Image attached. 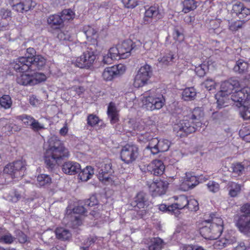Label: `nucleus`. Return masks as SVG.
I'll return each mask as SVG.
<instances>
[{"label":"nucleus","instance_id":"nucleus-14","mask_svg":"<svg viewBox=\"0 0 250 250\" xmlns=\"http://www.w3.org/2000/svg\"><path fill=\"white\" fill-rule=\"evenodd\" d=\"M28 56L20 57L10 63V67L18 72H24L30 69L31 62Z\"/></svg>","mask_w":250,"mask_h":250},{"label":"nucleus","instance_id":"nucleus-54","mask_svg":"<svg viewBox=\"0 0 250 250\" xmlns=\"http://www.w3.org/2000/svg\"><path fill=\"white\" fill-rule=\"evenodd\" d=\"M74 15L73 12L71 9H64L62 12L61 17L63 21H64L72 19Z\"/></svg>","mask_w":250,"mask_h":250},{"label":"nucleus","instance_id":"nucleus-44","mask_svg":"<svg viewBox=\"0 0 250 250\" xmlns=\"http://www.w3.org/2000/svg\"><path fill=\"white\" fill-rule=\"evenodd\" d=\"M239 135L243 140L250 142V125L242 127L239 131Z\"/></svg>","mask_w":250,"mask_h":250},{"label":"nucleus","instance_id":"nucleus-5","mask_svg":"<svg viewBox=\"0 0 250 250\" xmlns=\"http://www.w3.org/2000/svg\"><path fill=\"white\" fill-rule=\"evenodd\" d=\"M237 85L238 82L234 81H225L221 83V90L215 96L219 108L228 106L230 101L229 95L232 94V91Z\"/></svg>","mask_w":250,"mask_h":250},{"label":"nucleus","instance_id":"nucleus-31","mask_svg":"<svg viewBox=\"0 0 250 250\" xmlns=\"http://www.w3.org/2000/svg\"><path fill=\"white\" fill-rule=\"evenodd\" d=\"M32 74H22L17 78V82L23 85H33Z\"/></svg>","mask_w":250,"mask_h":250},{"label":"nucleus","instance_id":"nucleus-11","mask_svg":"<svg viewBox=\"0 0 250 250\" xmlns=\"http://www.w3.org/2000/svg\"><path fill=\"white\" fill-rule=\"evenodd\" d=\"M250 99V88L245 87L241 89L235 91L230 96V100L236 102L241 106L249 103Z\"/></svg>","mask_w":250,"mask_h":250},{"label":"nucleus","instance_id":"nucleus-24","mask_svg":"<svg viewBox=\"0 0 250 250\" xmlns=\"http://www.w3.org/2000/svg\"><path fill=\"white\" fill-rule=\"evenodd\" d=\"M56 237L62 241H69L72 237L70 230L64 228H57L55 230Z\"/></svg>","mask_w":250,"mask_h":250},{"label":"nucleus","instance_id":"nucleus-1","mask_svg":"<svg viewBox=\"0 0 250 250\" xmlns=\"http://www.w3.org/2000/svg\"><path fill=\"white\" fill-rule=\"evenodd\" d=\"M204 116L202 108L195 107L185 116L183 120L174 125L173 131L177 136L182 137L200 130L202 125L201 119Z\"/></svg>","mask_w":250,"mask_h":250},{"label":"nucleus","instance_id":"nucleus-62","mask_svg":"<svg viewBox=\"0 0 250 250\" xmlns=\"http://www.w3.org/2000/svg\"><path fill=\"white\" fill-rule=\"evenodd\" d=\"M122 2L125 7L127 8H134L139 4L136 0H122Z\"/></svg>","mask_w":250,"mask_h":250},{"label":"nucleus","instance_id":"nucleus-15","mask_svg":"<svg viewBox=\"0 0 250 250\" xmlns=\"http://www.w3.org/2000/svg\"><path fill=\"white\" fill-rule=\"evenodd\" d=\"M165 167L162 161L155 160L149 164L146 169L150 172L151 174L155 176H160L164 172Z\"/></svg>","mask_w":250,"mask_h":250},{"label":"nucleus","instance_id":"nucleus-10","mask_svg":"<svg viewBox=\"0 0 250 250\" xmlns=\"http://www.w3.org/2000/svg\"><path fill=\"white\" fill-rule=\"evenodd\" d=\"M98 178L103 183L108 182L110 179V176L114 173L110 161L105 160L101 163L98 168Z\"/></svg>","mask_w":250,"mask_h":250},{"label":"nucleus","instance_id":"nucleus-2","mask_svg":"<svg viewBox=\"0 0 250 250\" xmlns=\"http://www.w3.org/2000/svg\"><path fill=\"white\" fill-rule=\"evenodd\" d=\"M44 153L45 163L48 170H52L59 162L69 155V152L57 137H51L47 142Z\"/></svg>","mask_w":250,"mask_h":250},{"label":"nucleus","instance_id":"nucleus-17","mask_svg":"<svg viewBox=\"0 0 250 250\" xmlns=\"http://www.w3.org/2000/svg\"><path fill=\"white\" fill-rule=\"evenodd\" d=\"M161 18L162 15L160 13L158 7L152 6L146 10L144 20L146 24L151 22L152 19L158 20Z\"/></svg>","mask_w":250,"mask_h":250},{"label":"nucleus","instance_id":"nucleus-20","mask_svg":"<svg viewBox=\"0 0 250 250\" xmlns=\"http://www.w3.org/2000/svg\"><path fill=\"white\" fill-rule=\"evenodd\" d=\"M236 241V239L234 236L228 233L220 240L217 241L214 244V247L217 249H221L229 245L233 244Z\"/></svg>","mask_w":250,"mask_h":250},{"label":"nucleus","instance_id":"nucleus-35","mask_svg":"<svg viewBox=\"0 0 250 250\" xmlns=\"http://www.w3.org/2000/svg\"><path fill=\"white\" fill-rule=\"evenodd\" d=\"M83 32L88 40H93L94 42H97L96 40L97 37V31L94 28L90 26H85Z\"/></svg>","mask_w":250,"mask_h":250},{"label":"nucleus","instance_id":"nucleus-63","mask_svg":"<svg viewBox=\"0 0 250 250\" xmlns=\"http://www.w3.org/2000/svg\"><path fill=\"white\" fill-rule=\"evenodd\" d=\"M250 15V8L246 7L243 5V8L240 10V14L238 13L237 16L239 19H243Z\"/></svg>","mask_w":250,"mask_h":250},{"label":"nucleus","instance_id":"nucleus-22","mask_svg":"<svg viewBox=\"0 0 250 250\" xmlns=\"http://www.w3.org/2000/svg\"><path fill=\"white\" fill-rule=\"evenodd\" d=\"M16 241L13 236L6 229L0 227V242L6 244H11Z\"/></svg>","mask_w":250,"mask_h":250},{"label":"nucleus","instance_id":"nucleus-59","mask_svg":"<svg viewBox=\"0 0 250 250\" xmlns=\"http://www.w3.org/2000/svg\"><path fill=\"white\" fill-rule=\"evenodd\" d=\"M173 38L175 41L181 42L184 40V35L177 27H174Z\"/></svg>","mask_w":250,"mask_h":250},{"label":"nucleus","instance_id":"nucleus-41","mask_svg":"<svg viewBox=\"0 0 250 250\" xmlns=\"http://www.w3.org/2000/svg\"><path fill=\"white\" fill-rule=\"evenodd\" d=\"M185 183L189 188H192L198 185V182L195 176H192L190 174H186L185 177Z\"/></svg>","mask_w":250,"mask_h":250},{"label":"nucleus","instance_id":"nucleus-40","mask_svg":"<svg viewBox=\"0 0 250 250\" xmlns=\"http://www.w3.org/2000/svg\"><path fill=\"white\" fill-rule=\"evenodd\" d=\"M187 204H188L187 197L185 196H181L179 198L177 203L171 206V208L182 209L187 208Z\"/></svg>","mask_w":250,"mask_h":250},{"label":"nucleus","instance_id":"nucleus-7","mask_svg":"<svg viewBox=\"0 0 250 250\" xmlns=\"http://www.w3.org/2000/svg\"><path fill=\"white\" fill-rule=\"evenodd\" d=\"M152 75L151 66L145 64L140 67L134 79V86L135 87H142L147 84Z\"/></svg>","mask_w":250,"mask_h":250},{"label":"nucleus","instance_id":"nucleus-36","mask_svg":"<svg viewBox=\"0 0 250 250\" xmlns=\"http://www.w3.org/2000/svg\"><path fill=\"white\" fill-rule=\"evenodd\" d=\"M14 232L15 235V238H16V240H18L20 244H23L30 242V239L21 230H16Z\"/></svg>","mask_w":250,"mask_h":250},{"label":"nucleus","instance_id":"nucleus-46","mask_svg":"<svg viewBox=\"0 0 250 250\" xmlns=\"http://www.w3.org/2000/svg\"><path fill=\"white\" fill-rule=\"evenodd\" d=\"M208 70V66L206 63H202L195 67V72L200 77L205 76Z\"/></svg>","mask_w":250,"mask_h":250},{"label":"nucleus","instance_id":"nucleus-27","mask_svg":"<svg viewBox=\"0 0 250 250\" xmlns=\"http://www.w3.org/2000/svg\"><path fill=\"white\" fill-rule=\"evenodd\" d=\"M165 245L164 241L159 237H153L150 239L148 245L149 250H161Z\"/></svg>","mask_w":250,"mask_h":250},{"label":"nucleus","instance_id":"nucleus-23","mask_svg":"<svg viewBox=\"0 0 250 250\" xmlns=\"http://www.w3.org/2000/svg\"><path fill=\"white\" fill-rule=\"evenodd\" d=\"M107 114L112 124L116 123L119 121L118 111L115 104L110 103L107 108Z\"/></svg>","mask_w":250,"mask_h":250},{"label":"nucleus","instance_id":"nucleus-6","mask_svg":"<svg viewBox=\"0 0 250 250\" xmlns=\"http://www.w3.org/2000/svg\"><path fill=\"white\" fill-rule=\"evenodd\" d=\"M165 99L162 94L146 96L143 100V107L147 110L153 111L161 109L165 104Z\"/></svg>","mask_w":250,"mask_h":250},{"label":"nucleus","instance_id":"nucleus-49","mask_svg":"<svg viewBox=\"0 0 250 250\" xmlns=\"http://www.w3.org/2000/svg\"><path fill=\"white\" fill-rule=\"evenodd\" d=\"M174 59V55L172 53H169L166 54L161 58H159L158 61L160 63L163 64L167 65L170 62H172Z\"/></svg>","mask_w":250,"mask_h":250},{"label":"nucleus","instance_id":"nucleus-26","mask_svg":"<svg viewBox=\"0 0 250 250\" xmlns=\"http://www.w3.org/2000/svg\"><path fill=\"white\" fill-rule=\"evenodd\" d=\"M14 167V178H21L24 175L26 170L25 164L21 161H17L13 163Z\"/></svg>","mask_w":250,"mask_h":250},{"label":"nucleus","instance_id":"nucleus-3","mask_svg":"<svg viewBox=\"0 0 250 250\" xmlns=\"http://www.w3.org/2000/svg\"><path fill=\"white\" fill-rule=\"evenodd\" d=\"M210 219L205 217V222H211L209 226H206L200 229V233L206 239L215 240L217 239L223 230V221L220 217H215L214 214H210Z\"/></svg>","mask_w":250,"mask_h":250},{"label":"nucleus","instance_id":"nucleus-50","mask_svg":"<svg viewBox=\"0 0 250 250\" xmlns=\"http://www.w3.org/2000/svg\"><path fill=\"white\" fill-rule=\"evenodd\" d=\"M242 109L241 114L242 117L245 120H250V108L248 103L241 105Z\"/></svg>","mask_w":250,"mask_h":250},{"label":"nucleus","instance_id":"nucleus-47","mask_svg":"<svg viewBox=\"0 0 250 250\" xmlns=\"http://www.w3.org/2000/svg\"><path fill=\"white\" fill-rule=\"evenodd\" d=\"M0 105L5 109L9 108L12 105L11 97L7 95H4L0 99Z\"/></svg>","mask_w":250,"mask_h":250},{"label":"nucleus","instance_id":"nucleus-9","mask_svg":"<svg viewBox=\"0 0 250 250\" xmlns=\"http://www.w3.org/2000/svg\"><path fill=\"white\" fill-rule=\"evenodd\" d=\"M90 51H86L78 57L75 62V65L81 68H89L93 64L96 56L92 47H88Z\"/></svg>","mask_w":250,"mask_h":250},{"label":"nucleus","instance_id":"nucleus-42","mask_svg":"<svg viewBox=\"0 0 250 250\" xmlns=\"http://www.w3.org/2000/svg\"><path fill=\"white\" fill-rule=\"evenodd\" d=\"M244 22L242 21H231L229 22V29L232 32H236L242 29Z\"/></svg>","mask_w":250,"mask_h":250},{"label":"nucleus","instance_id":"nucleus-61","mask_svg":"<svg viewBox=\"0 0 250 250\" xmlns=\"http://www.w3.org/2000/svg\"><path fill=\"white\" fill-rule=\"evenodd\" d=\"M30 128L35 132L39 131L41 129H43L45 128L43 124H41L38 122V121L35 120V119L32 122L31 125L30 126Z\"/></svg>","mask_w":250,"mask_h":250},{"label":"nucleus","instance_id":"nucleus-12","mask_svg":"<svg viewBox=\"0 0 250 250\" xmlns=\"http://www.w3.org/2000/svg\"><path fill=\"white\" fill-rule=\"evenodd\" d=\"M11 2L13 9L22 14L32 10L36 5L33 0H12Z\"/></svg>","mask_w":250,"mask_h":250},{"label":"nucleus","instance_id":"nucleus-25","mask_svg":"<svg viewBox=\"0 0 250 250\" xmlns=\"http://www.w3.org/2000/svg\"><path fill=\"white\" fill-rule=\"evenodd\" d=\"M227 188L229 191V195L231 197H235L240 193L241 185L233 182H229Z\"/></svg>","mask_w":250,"mask_h":250},{"label":"nucleus","instance_id":"nucleus-56","mask_svg":"<svg viewBox=\"0 0 250 250\" xmlns=\"http://www.w3.org/2000/svg\"><path fill=\"white\" fill-rule=\"evenodd\" d=\"M20 119L25 125L30 127L34 118L31 116L23 114L20 116Z\"/></svg>","mask_w":250,"mask_h":250},{"label":"nucleus","instance_id":"nucleus-32","mask_svg":"<svg viewBox=\"0 0 250 250\" xmlns=\"http://www.w3.org/2000/svg\"><path fill=\"white\" fill-rule=\"evenodd\" d=\"M196 96L195 89L192 87L186 88L182 92V99L184 101L193 100Z\"/></svg>","mask_w":250,"mask_h":250},{"label":"nucleus","instance_id":"nucleus-37","mask_svg":"<svg viewBox=\"0 0 250 250\" xmlns=\"http://www.w3.org/2000/svg\"><path fill=\"white\" fill-rule=\"evenodd\" d=\"M230 168L232 174H234V176H239L242 174L245 170L244 166L240 163H233Z\"/></svg>","mask_w":250,"mask_h":250},{"label":"nucleus","instance_id":"nucleus-58","mask_svg":"<svg viewBox=\"0 0 250 250\" xmlns=\"http://www.w3.org/2000/svg\"><path fill=\"white\" fill-rule=\"evenodd\" d=\"M86 212V209L83 205L75 207L71 212L73 214L80 215L82 216V215H85Z\"/></svg>","mask_w":250,"mask_h":250},{"label":"nucleus","instance_id":"nucleus-18","mask_svg":"<svg viewBox=\"0 0 250 250\" xmlns=\"http://www.w3.org/2000/svg\"><path fill=\"white\" fill-rule=\"evenodd\" d=\"M131 205L139 208L145 209L148 205L147 195L143 192L138 193L134 197Z\"/></svg>","mask_w":250,"mask_h":250},{"label":"nucleus","instance_id":"nucleus-64","mask_svg":"<svg viewBox=\"0 0 250 250\" xmlns=\"http://www.w3.org/2000/svg\"><path fill=\"white\" fill-rule=\"evenodd\" d=\"M203 85L208 90H210L215 88V82L212 79H207L203 83Z\"/></svg>","mask_w":250,"mask_h":250},{"label":"nucleus","instance_id":"nucleus-8","mask_svg":"<svg viewBox=\"0 0 250 250\" xmlns=\"http://www.w3.org/2000/svg\"><path fill=\"white\" fill-rule=\"evenodd\" d=\"M139 155V149L136 145H126L120 152L121 160L125 163H132L137 158Z\"/></svg>","mask_w":250,"mask_h":250},{"label":"nucleus","instance_id":"nucleus-16","mask_svg":"<svg viewBox=\"0 0 250 250\" xmlns=\"http://www.w3.org/2000/svg\"><path fill=\"white\" fill-rule=\"evenodd\" d=\"M118 46L122 59H125L130 56L131 51L135 48L134 44L130 40L124 41Z\"/></svg>","mask_w":250,"mask_h":250},{"label":"nucleus","instance_id":"nucleus-21","mask_svg":"<svg viewBox=\"0 0 250 250\" xmlns=\"http://www.w3.org/2000/svg\"><path fill=\"white\" fill-rule=\"evenodd\" d=\"M28 60L31 62L30 69H35L37 68L38 69H41L45 64V59L41 55H37L34 57L28 56Z\"/></svg>","mask_w":250,"mask_h":250},{"label":"nucleus","instance_id":"nucleus-19","mask_svg":"<svg viewBox=\"0 0 250 250\" xmlns=\"http://www.w3.org/2000/svg\"><path fill=\"white\" fill-rule=\"evenodd\" d=\"M81 167L80 165L75 162H67L62 166V171L67 174L74 175L80 171Z\"/></svg>","mask_w":250,"mask_h":250},{"label":"nucleus","instance_id":"nucleus-33","mask_svg":"<svg viewBox=\"0 0 250 250\" xmlns=\"http://www.w3.org/2000/svg\"><path fill=\"white\" fill-rule=\"evenodd\" d=\"M248 66L249 64L247 62L243 60H239L236 62L233 67V70L235 72L243 74L247 71Z\"/></svg>","mask_w":250,"mask_h":250},{"label":"nucleus","instance_id":"nucleus-39","mask_svg":"<svg viewBox=\"0 0 250 250\" xmlns=\"http://www.w3.org/2000/svg\"><path fill=\"white\" fill-rule=\"evenodd\" d=\"M97 237L94 236H91L85 239L83 243V246L81 247L82 250H88V249L92 248L95 244H97Z\"/></svg>","mask_w":250,"mask_h":250},{"label":"nucleus","instance_id":"nucleus-52","mask_svg":"<svg viewBox=\"0 0 250 250\" xmlns=\"http://www.w3.org/2000/svg\"><path fill=\"white\" fill-rule=\"evenodd\" d=\"M208 190L212 193H216L220 190L219 184L213 181H210L207 184Z\"/></svg>","mask_w":250,"mask_h":250},{"label":"nucleus","instance_id":"nucleus-45","mask_svg":"<svg viewBox=\"0 0 250 250\" xmlns=\"http://www.w3.org/2000/svg\"><path fill=\"white\" fill-rule=\"evenodd\" d=\"M158 143L159 140L157 138L152 139L146 148L150 149L153 154H157L159 152L158 149Z\"/></svg>","mask_w":250,"mask_h":250},{"label":"nucleus","instance_id":"nucleus-13","mask_svg":"<svg viewBox=\"0 0 250 250\" xmlns=\"http://www.w3.org/2000/svg\"><path fill=\"white\" fill-rule=\"evenodd\" d=\"M150 192L154 196H161L166 193L168 183L160 179L154 180L150 184H147Z\"/></svg>","mask_w":250,"mask_h":250},{"label":"nucleus","instance_id":"nucleus-38","mask_svg":"<svg viewBox=\"0 0 250 250\" xmlns=\"http://www.w3.org/2000/svg\"><path fill=\"white\" fill-rule=\"evenodd\" d=\"M51 183V178L46 174H41L37 177V183L38 186L42 187L48 186Z\"/></svg>","mask_w":250,"mask_h":250},{"label":"nucleus","instance_id":"nucleus-29","mask_svg":"<svg viewBox=\"0 0 250 250\" xmlns=\"http://www.w3.org/2000/svg\"><path fill=\"white\" fill-rule=\"evenodd\" d=\"M66 217L70 220L68 223V225L74 229L77 228L82 224L83 218L80 215L73 214L71 213L70 215H68Z\"/></svg>","mask_w":250,"mask_h":250},{"label":"nucleus","instance_id":"nucleus-30","mask_svg":"<svg viewBox=\"0 0 250 250\" xmlns=\"http://www.w3.org/2000/svg\"><path fill=\"white\" fill-rule=\"evenodd\" d=\"M93 174V168L91 166H87L79 173V177L81 180L86 182L91 178Z\"/></svg>","mask_w":250,"mask_h":250},{"label":"nucleus","instance_id":"nucleus-28","mask_svg":"<svg viewBox=\"0 0 250 250\" xmlns=\"http://www.w3.org/2000/svg\"><path fill=\"white\" fill-rule=\"evenodd\" d=\"M63 22L62 19L58 15L50 16L47 19L48 24L53 29L59 28Z\"/></svg>","mask_w":250,"mask_h":250},{"label":"nucleus","instance_id":"nucleus-55","mask_svg":"<svg viewBox=\"0 0 250 250\" xmlns=\"http://www.w3.org/2000/svg\"><path fill=\"white\" fill-rule=\"evenodd\" d=\"M120 51H119V49H118V46L115 47H111L109 51L108 54L111 56L110 57L117 60L122 59L120 56Z\"/></svg>","mask_w":250,"mask_h":250},{"label":"nucleus","instance_id":"nucleus-57","mask_svg":"<svg viewBox=\"0 0 250 250\" xmlns=\"http://www.w3.org/2000/svg\"><path fill=\"white\" fill-rule=\"evenodd\" d=\"M198 203L197 201L194 199L188 200V204H187V208L191 211H196L198 209Z\"/></svg>","mask_w":250,"mask_h":250},{"label":"nucleus","instance_id":"nucleus-60","mask_svg":"<svg viewBox=\"0 0 250 250\" xmlns=\"http://www.w3.org/2000/svg\"><path fill=\"white\" fill-rule=\"evenodd\" d=\"M99 121V118L93 114H89L87 118V124L91 126H94L97 125Z\"/></svg>","mask_w":250,"mask_h":250},{"label":"nucleus","instance_id":"nucleus-4","mask_svg":"<svg viewBox=\"0 0 250 250\" xmlns=\"http://www.w3.org/2000/svg\"><path fill=\"white\" fill-rule=\"evenodd\" d=\"M241 214L234 216V222L238 230L245 235L250 234V204L247 203L240 208Z\"/></svg>","mask_w":250,"mask_h":250},{"label":"nucleus","instance_id":"nucleus-34","mask_svg":"<svg viewBox=\"0 0 250 250\" xmlns=\"http://www.w3.org/2000/svg\"><path fill=\"white\" fill-rule=\"evenodd\" d=\"M183 4V12L185 13L193 11L197 7V2L195 0H184Z\"/></svg>","mask_w":250,"mask_h":250},{"label":"nucleus","instance_id":"nucleus-43","mask_svg":"<svg viewBox=\"0 0 250 250\" xmlns=\"http://www.w3.org/2000/svg\"><path fill=\"white\" fill-rule=\"evenodd\" d=\"M115 69L112 66L106 68L104 71L102 76L105 81L111 80L114 76H116Z\"/></svg>","mask_w":250,"mask_h":250},{"label":"nucleus","instance_id":"nucleus-53","mask_svg":"<svg viewBox=\"0 0 250 250\" xmlns=\"http://www.w3.org/2000/svg\"><path fill=\"white\" fill-rule=\"evenodd\" d=\"M58 38L60 41H72L73 40V37L68 31H60L57 36Z\"/></svg>","mask_w":250,"mask_h":250},{"label":"nucleus","instance_id":"nucleus-48","mask_svg":"<svg viewBox=\"0 0 250 250\" xmlns=\"http://www.w3.org/2000/svg\"><path fill=\"white\" fill-rule=\"evenodd\" d=\"M170 142L167 139H162L159 140L158 145V149L159 152L167 151L170 146Z\"/></svg>","mask_w":250,"mask_h":250},{"label":"nucleus","instance_id":"nucleus-51","mask_svg":"<svg viewBox=\"0 0 250 250\" xmlns=\"http://www.w3.org/2000/svg\"><path fill=\"white\" fill-rule=\"evenodd\" d=\"M32 76L33 85L44 81L46 79V76L42 73H35L32 74Z\"/></svg>","mask_w":250,"mask_h":250}]
</instances>
